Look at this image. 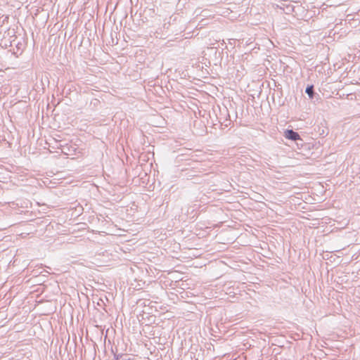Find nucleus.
Masks as SVG:
<instances>
[{
  "label": "nucleus",
  "instance_id": "f03ea898",
  "mask_svg": "<svg viewBox=\"0 0 360 360\" xmlns=\"http://www.w3.org/2000/svg\"><path fill=\"white\" fill-rule=\"evenodd\" d=\"M305 91L309 95V96L310 98H311L313 96L314 91H313V86H307Z\"/></svg>",
  "mask_w": 360,
  "mask_h": 360
},
{
  "label": "nucleus",
  "instance_id": "7ed1b4c3",
  "mask_svg": "<svg viewBox=\"0 0 360 360\" xmlns=\"http://www.w3.org/2000/svg\"><path fill=\"white\" fill-rule=\"evenodd\" d=\"M263 197L262 195L258 196L257 200L259 201Z\"/></svg>",
  "mask_w": 360,
  "mask_h": 360
},
{
  "label": "nucleus",
  "instance_id": "f257e3e1",
  "mask_svg": "<svg viewBox=\"0 0 360 360\" xmlns=\"http://www.w3.org/2000/svg\"><path fill=\"white\" fill-rule=\"evenodd\" d=\"M285 137L288 139L296 141L300 139V135L298 133L291 130L288 129L285 131Z\"/></svg>",
  "mask_w": 360,
  "mask_h": 360
}]
</instances>
